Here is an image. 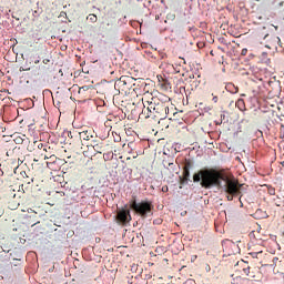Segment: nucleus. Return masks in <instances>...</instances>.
Wrapping results in <instances>:
<instances>
[{"mask_svg":"<svg viewBox=\"0 0 284 284\" xmlns=\"http://www.w3.org/2000/svg\"><path fill=\"white\" fill-rule=\"evenodd\" d=\"M278 261V257L273 258V263H276Z\"/></svg>","mask_w":284,"mask_h":284,"instance_id":"obj_25","label":"nucleus"},{"mask_svg":"<svg viewBox=\"0 0 284 284\" xmlns=\"http://www.w3.org/2000/svg\"><path fill=\"white\" fill-rule=\"evenodd\" d=\"M134 81L136 80L130 75H122L118 82V85L123 88V90H130V88L134 85Z\"/></svg>","mask_w":284,"mask_h":284,"instance_id":"obj_4","label":"nucleus"},{"mask_svg":"<svg viewBox=\"0 0 284 284\" xmlns=\"http://www.w3.org/2000/svg\"><path fill=\"white\" fill-rule=\"evenodd\" d=\"M34 63H36V64H37V63H40V61H39V60H36Z\"/></svg>","mask_w":284,"mask_h":284,"instance_id":"obj_30","label":"nucleus"},{"mask_svg":"<svg viewBox=\"0 0 284 284\" xmlns=\"http://www.w3.org/2000/svg\"><path fill=\"white\" fill-rule=\"evenodd\" d=\"M193 165H194V163L192 162V160L186 159L184 162L183 170H192Z\"/></svg>","mask_w":284,"mask_h":284,"instance_id":"obj_13","label":"nucleus"},{"mask_svg":"<svg viewBox=\"0 0 284 284\" xmlns=\"http://www.w3.org/2000/svg\"><path fill=\"white\" fill-rule=\"evenodd\" d=\"M261 59L263 63H270V60L267 59V52H262Z\"/></svg>","mask_w":284,"mask_h":284,"instance_id":"obj_14","label":"nucleus"},{"mask_svg":"<svg viewBox=\"0 0 284 284\" xmlns=\"http://www.w3.org/2000/svg\"><path fill=\"white\" fill-rule=\"evenodd\" d=\"M243 272L246 276H250V266L244 267Z\"/></svg>","mask_w":284,"mask_h":284,"instance_id":"obj_17","label":"nucleus"},{"mask_svg":"<svg viewBox=\"0 0 284 284\" xmlns=\"http://www.w3.org/2000/svg\"><path fill=\"white\" fill-rule=\"evenodd\" d=\"M262 252H257V253H251V256H256L257 254H261Z\"/></svg>","mask_w":284,"mask_h":284,"instance_id":"obj_23","label":"nucleus"},{"mask_svg":"<svg viewBox=\"0 0 284 284\" xmlns=\"http://www.w3.org/2000/svg\"><path fill=\"white\" fill-rule=\"evenodd\" d=\"M247 54V49H242V57H245Z\"/></svg>","mask_w":284,"mask_h":284,"instance_id":"obj_18","label":"nucleus"},{"mask_svg":"<svg viewBox=\"0 0 284 284\" xmlns=\"http://www.w3.org/2000/svg\"><path fill=\"white\" fill-rule=\"evenodd\" d=\"M141 101L144 109L140 116L163 121L170 115V97L163 94L153 97L152 93L146 92L143 94Z\"/></svg>","mask_w":284,"mask_h":284,"instance_id":"obj_2","label":"nucleus"},{"mask_svg":"<svg viewBox=\"0 0 284 284\" xmlns=\"http://www.w3.org/2000/svg\"><path fill=\"white\" fill-rule=\"evenodd\" d=\"M275 41H277V43H281V38L276 37Z\"/></svg>","mask_w":284,"mask_h":284,"instance_id":"obj_24","label":"nucleus"},{"mask_svg":"<svg viewBox=\"0 0 284 284\" xmlns=\"http://www.w3.org/2000/svg\"><path fill=\"white\" fill-rule=\"evenodd\" d=\"M263 39H267L270 37V33L262 34Z\"/></svg>","mask_w":284,"mask_h":284,"instance_id":"obj_22","label":"nucleus"},{"mask_svg":"<svg viewBox=\"0 0 284 284\" xmlns=\"http://www.w3.org/2000/svg\"><path fill=\"white\" fill-rule=\"evenodd\" d=\"M88 90H90L89 85H83L79 89V92H88Z\"/></svg>","mask_w":284,"mask_h":284,"instance_id":"obj_16","label":"nucleus"},{"mask_svg":"<svg viewBox=\"0 0 284 284\" xmlns=\"http://www.w3.org/2000/svg\"><path fill=\"white\" fill-rule=\"evenodd\" d=\"M68 136H71V139H72V132H69Z\"/></svg>","mask_w":284,"mask_h":284,"instance_id":"obj_28","label":"nucleus"},{"mask_svg":"<svg viewBox=\"0 0 284 284\" xmlns=\"http://www.w3.org/2000/svg\"><path fill=\"white\" fill-rule=\"evenodd\" d=\"M236 108H239V110L243 111L245 110V101L243 99H239L235 103Z\"/></svg>","mask_w":284,"mask_h":284,"instance_id":"obj_11","label":"nucleus"},{"mask_svg":"<svg viewBox=\"0 0 284 284\" xmlns=\"http://www.w3.org/2000/svg\"><path fill=\"white\" fill-rule=\"evenodd\" d=\"M50 160V162H47V168H51V165H52V163H57V155H50V156H48V154H45L44 156H43V160L45 161V160Z\"/></svg>","mask_w":284,"mask_h":284,"instance_id":"obj_10","label":"nucleus"},{"mask_svg":"<svg viewBox=\"0 0 284 284\" xmlns=\"http://www.w3.org/2000/svg\"><path fill=\"white\" fill-rule=\"evenodd\" d=\"M37 224H39V222H36L33 225H37Z\"/></svg>","mask_w":284,"mask_h":284,"instance_id":"obj_32","label":"nucleus"},{"mask_svg":"<svg viewBox=\"0 0 284 284\" xmlns=\"http://www.w3.org/2000/svg\"><path fill=\"white\" fill-rule=\"evenodd\" d=\"M213 103H219V97H213Z\"/></svg>","mask_w":284,"mask_h":284,"instance_id":"obj_20","label":"nucleus"},{"mask_svg":"<svg viewBox=\"0 0 284 284\" xmlns=\"http://www.w3.org/2000/svg\"><path fill=\"white\" fill-rule=\"evenodd\" d=\"M21 175L23 176L22 185H21L22 190H23V187H26V185H32V183H34V178L28 176V173L23 172V173H21Z\"/></svg>","mask_w":284,"mask_h":284,"instance_id":"obj_8","label":"nucleus"},{"mask_svg":"<svg viewBox=\"0 0 284 284\" xmlns=\"http://www.w3.org/2000/svg\"><path fill=\"white\" fill-rule=\"evenodd\" d=\"M169 191V187H168V185H164V186H162V192H168Z\"/></svg>","mask_w":284,"mask_h":284,"instance_id":"obj_19","label":"nucleus"},{"mask_svg":"<svg viewBox=\"0 0 284 284\" xmlns=\"http://www.w3.org/2000/svg\"><path fill=\"white\" fill-rule=\"evenodd\" d=\"M131 210H134L136 214H140V216H148L150 212H152V203L150 202H141L136 203V201H133L131 204Z\"/></svg>","mask_w":284,"mask_h":284,"instance_id":"obj_3","label":"nucleus"},{"mask_svg":"<svg viewBox=\"0 0 284 284\" xmlns=\"http://www.w3.org/2000/svg\"><path fill=\"white\" fill-rule=\"evenodd\" d=\"M68 136H71V139H72V132H69Z\"/></svg>","mask_w":284,"mask_h":284,"instance_id":"obj_27","label":"nucleus"},{"mask_svg":"<svg viewBox=\"0 0 284 284\" xmlns=\"http://www.w3.org/2000/svg\"><path fill=\"white\" fill-rule=\"evenodd\" d=\"M84 145H87L89 149L91 148L98 154H103V142L100 140L93 139L90 142H85Z\"/></svg>","mask_w":284,"mask_h":284,"instance_id":"obj_5","label":"nucleus"},{"mask_svg":"<svg viewBox=\"0 0 284 284\" xmlns=\"http://www.w3.org/2000/svg\"><path fill=\"white\" fill-rule=\"evenodd\" d=\"M118 221L120 223H128L129 221H132V216L130 215V210L122 209L118 212Z\"/></svg>","mask_w":284,"mask_h":284,"instance_id":"obj_6","label":"nucleus"},{"mask_svg":"<svg viewBox=\"0 0 284 284\" xmlns=\"http://www.w3.org/2000/svg\"><path fill=\"white\" fill-rule=\"evenodd\" d=\"M43 63H44L45 65H48V63H50V60H49V59H44V60H43Z\"/></svg>","mask_w":284,"mask_h":284,"instance_id":"obj_21","label":"nucleus"},{"mask_svg":"<svg viewBox=\"0 0 284 284\" xmlns=\"http://www.w3.org/2000/svg\"><path fill=\"white\" fill-rule=\"evenodd\" d=\"M194 183H201V185L205 190H210L212 187H217V190H222L226 194L227 201H234L236 196H240L241 201V187L243 184L239 183L236 179H230L225 171H219L215 169H204L200 170L197 173L193 175Z\"/></svg>","mask_w":284,"mask_h":284,"instance_id":"obj_1","label":"nucleus"},{"mask_svg":"<svg viewBox=\"0 0 284 284\" xmlns=\"http://www.w3.org/2000/svg\"><path fill=\"white\" fill-rule=\"evenodd\" d=\"M190 181V170L183 169L182 176H180L181 185H185Z\"/></svg>","mask_w":284,"mask_h":284,"instance_id":"obj_9","label":"nucleus"},{"mask_svg":"<svg viewBox=\"0 0 284 284\" xmlns=\"http://www.w3.org/2000/svg\"><path fill=\"white\" fill-rule=\"evenodd\" d=\"M210 54H211L212 57H214V51H211Z\"/></svg>","mask_w":284,"mask_h":284,"instance_id":"obj_26","label":"nucleus"},{"mask_svg":"<svg viewBox=\"0 0 284 284\" xmlns=\"http://www.w3.org/2000/svg\"><path fill=\"white\" fill-rule=\"evenodd\" d=\"M89 20L91 21V23H97V14H89Z\"/></svg>","mask_w":284,"mask_h":284,"instance_id":"obj_15","label":"nucleus"},{"mask_svg":"<svg viewBox=\"0 0 284 284\" xmlns=\"http://www.w3.org/2000/svg\"><path fill=\"white\" fill-rule=\"evenodd\" d=\"M235 92H239V88L235 89Z\"/></svg>","mask_w":284,"mask_h":284,"instance_id":"obj_31","label":"nucleus"},{"mask_svg":"<svg viewBox=\"0 0 284 284\" xmlns=\"http://www.w3.org/2000/svg\"><path fill=\"white\" fill-rule=\"evenodd\" d=\"M43 156H45V154L41 153V151H37L33 158V161L36 163H39V161H41V159H43Z\"/></svg>","mask_w":284,"mask_h":284,"instance_id":"obj_12","label":"nucleus"},{"mask_svg":"<svg viewBox=\"0 0 284 284\" xmlns=\"http://www.w3.org/2000/svg\"><path fill=\"white\" fill-rule=\"evenodd\" d=\"M266 48L272 49V47H270V44H266Z\"/></svg>","mask_w":284,"mask_h":284,"instance_id":"obj_29","label":"nucleus"},{"mask_svg":"<svg viewBox=\"0 0 284 284\" xmlns=\"http://www.w3.org/2000/svg\"><path fill=\"white\" fill-rule=\"evenodd\" d=\"M79 136L82 141H85V143H90V141L94 140V131H82L79 133Z\"/></svg>","mask_w":284,"mask_h":284,"instance_id":"obj_7","label":"nucleus"}]
</instances>
